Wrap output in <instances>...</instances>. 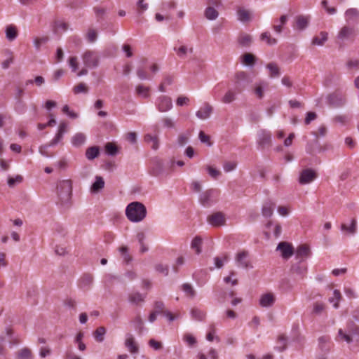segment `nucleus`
I'll use <instances>...</instances> for the list:
<instances>
[{"mask_svg": "<svg viewBox=\"0 0 359 359\" xmlns=\"http://www.w3.org/2000/svg\"><path fill=\"white\" fill-rule=\"evenodd\" d=\"M93 277L90 275H85L83 276L81 280H80V284H79V286L81 289L83 290H88L90 289L92 283H93Z\"/></svg>", "mask_w": 359, "mask_h": 359, "instance_id": "nucleus-34", "label": "nucleus"}, {"mask_svg": "<svg viewBox=\"0 0 359 359\" xmlns=\"http://www.w3.org/2000/svg\"><path fill=\"white\" fill-rule=\"evenodd\" d=\"M82 61L86 67L95 68L99 64V57L95 51L87 50L81 55Z\"/></svg>", "mask_w": 359, "mask_h": 359, "instance_id": "nucleus-5", "label": "nucleus"}, {"mask_svg": "<svg viewBox=\"0 0 359 359\" xmlns=\"http://www.w3.org/2000/svg\"><path fill=\"white\" fill-rule=\"evenodd\" d=\"M137 8L138 13L142 14L148 9L149 5L144 0H138L137 2Z\"/></svg>", "mask_w": 359, "mask_h": 359, "instance_id": "nucleus-57", "label": "nucleus"}, {"mask_svg": "<svg viewBox=\"0 0 359 359\" xmlns=\"http://www.w3.org/2000/svg\"><path fill=\"white\" fill-rule=\"evenodd\" d=\"M64 135L65 134L57 131L55 136L49 142V146H55L56 144H59L62 140Z\"/></svg>", "mask_w": 359, "mask_h": 359, "instance_id": "nucleus-63", "label": "nucleus"}, {"mask_svg": "<svg viewBox=\"0 0 359 359\" xmlns=\"http://www.w3.org/2000/svg\"><path fill=\"white\" fill-rule=\"evenodd\" d=\"M86 38L89 43H94L97 38V32L94 29H89L86 34Z\"/></svg>", "mask_w": 359, "mask_h": 359, "instance_id": "nucleus-50", "label": "nucleus"}, {"mask_svg": "<svg viewBox=\"0 0 359 359\" xmlns=\"http://www.w3.org/2000/svg\"><path fill=\"white\" fill-rule=\"evenodd\" d=\"M58 195L65 202L68 201L72 192V182L70 180L60 181L57 185Z\"/></svg>", "mask_w": 359, "mask_h": 359, "instance_id": "nucleus-4", "label": "nucleus"}, {"mask_svg": "<svg viewBox=\"0 0 359 359\" xmlns=\"http://www.w3.org/2000/svg\"><path fill=\"white\" fill-rule=\"evenodd\" d=\"M14 109L18 114H25L27 109L25 102L22 99H18L15 102Z\"/></svg>", "mask_w": 359, "mask_h": 359, "instance_id": "nucleus-39", "label": "nucleus"}, {"mask_svg": "<svg viewBox=\"0 0 359 359\" xmlns=\"http://www.w3.org/2000/svg\"><path fill=\"white\" fill-rule=\"evenodd\" d=\"M266 69L269 71L271 78L278 77L280 74L278 66L274 62L267 64Z\"/></svg>", "mask_w": 359, "mask_h": 359, "instance_id": "nucleus-35", "label": "nucleus"}, {"mask_svg": "<svg viewBox=\"0 0 359 359\" xmlns=\"http://www.w3.org/2000/svg\"><path fill=\"white\" fill-rule=\"evenodd\" d=\"M241 62L246 65H253L255 63V56L251 53H245L242 56Z\"/></svg>", "mask_w": 359, "mask_h": 359, "instance_id": "nucleus-48", "label": "nucleus"}, {"mask_svg": "<svg viewBox=\"0 0 359 359\" xmlns=\"http://www.w3.org/2000/svg\"><path fill=\"white\" fill-rule=\"evenodd\" d=\"M107 332L105 327H99L93 333V336L97 342L101 343L104 340V336Z\"/></svg>", "mask_w": 359, "mask_h": 359, "instance_id": "nucleus-30", "label": "nucleus"}, {"mask_svg": "<svg viewBox=\"0 0 359 359\" xmlns=\"http://www.w3.org/2000/svg\"><path fill=\"white\" fill-rule=\"evenodd\" d=\"M183 340L189 345L193 346L196 343V338L189 333H186L183 336Z\"/></svg>", "mask_w": 359, "mask_h": 359, "instance_id": "nucleus-62", "label": "nucleus"}, {"mask_svg": "<svg viewBox=\"0 0 359 359\" xmlns=\"http://www.w3.org/2000/svg\"><path fill=\"white\" fill-rule=\"evenodd\" d=\"M345 20L347 25L355 26L359 23V11L351 8L346 11L344 13Z\"/></svg>", "mask_w": 359, "mask_h": 359, "instance_id": "nucleus-8", "label": "nucleus"}, {"mask_svg": "<svg viewBox=\"0 0 359 359\" xmlns=\"http://www.w3.org/2000/svg\"><path fill=\"white\" fill-rule=\"evenodd\" d=\"M238 42L242 47H249L252 42V36L247 34H241L238 38Z\"/></svg>", "mask_w": 359, "mask_h": 359, "instance_id": "nucleus-31", "label": "nucleus"}, {"mask_svg": "<svg viewBox=\"0 0 359 359\" xmlns=\"http://www.w3.org/2000/svg\"><path fill=\"white\" fill-rule=\"evenodd\" d=\"M257 143L262 146L265 147L269 145L271 143V133L265 130H261L257 133Z\"/></svg>", "mask_w": 359, "mask_h": 359, "instance_id": "nucleus-17", "label": "nucleus"}, {"mask_svg": "<svg viewBox=\"0 0 359 359\" xmlns=\"http://www.w3.org/2000/svg\"><path fill=\"white\" fill-rule=\"evenodd\" d=\"M174 50L177 53V55L181 58H184L189 52H193L192 47L189 48L188 46L184 45L181 46L178 48H174Z\"/></svg>", "mask_w": 359, "mask_h": 359, "instance_id": "nucleus-38", "label": "nucleus"}, {"mask_svg": "<svg viewBox=\"0 0 359 359\" xmlns=\"http://www.w3.org/2000/svg\"><path fill=\"white\" fill-rule=\"evenodd\" d=\"M18 356L21 359H29L32 357V352L29 348H24L19 351Z\"/></svg>", "mask_w": 359, "mask_h": 359, "instance_id": "nucleus-60", "label": "nucleus"}, {"mask_svg": "<svg viewBox=\"0 0 359 359\" xmlns=\"http://www.w3.org/2000/svg\"><path fill=\"white\" fill-rule=\"evenodd\" d=\"M309 15H298L295 18L296 25L294 29L303 30L306 29L310 21Z\"/></svg>", "mask_w": 359, "mask_h": 359, "instance_id": "nucleus-19", "label": "nucleus"}, {"mask_svg": "<svg viewBox=\"0 0 359 359\" xmlns=\"http://www.w3.org/2000/svg\"><path fill=\"white\" fill-rule=\"evenodd\" d=\"M212 111V107L209 103L205 102L196 112V116L201 120H205L210 117Z\"/></svg>", "mask_w": 359, "mask_h": 359, "instance_id": "nucleus-12", "label": "nucleus"}, {"mask_svg": "<svg viewBox=\"0 0 359 359\" xmlns=\"http://www.w3.org/2000/svg\"><path fill=\"white\" fill-rule=\"evenodd\" d=\"M229 257L227 255H224L222 257H216L214 258L215 265L217 268L220 269L224 266L225 262H227Z\"/></svg>", "mask_w": 359, "mask_h": 359, "instance_id": "nucleus-55", "label": "nucleus"}, {"mask_svg": "<svg viewBox=\"0 0 359 359\" xmlns=\"http://www.w3.org/2000/svg\"><path fill=\"white\" fill-rule=\"evenodd\" d=\"M276 302V296L273 293L267 292L260 296L259 304L262 307L269 308L272 306Z\"/></svg>", "mask_w": 359, "mask_h": 359, "instance_id": "nucleus-13", "label": "nucleus"}, {"mask_svg": "<svg viewBox=\"0 0 359 359\" xmlns=\"http://www.w3.org/2000/svg\"><path fill=\"white\" fill-rule=\"evenodd\" d=\"M276 250L280 252L281 257L285 259H288L294 255V248L292 244L287 242H280L278 245Z\"/></svg>", "mask_w": 359, "mask_h": 359, "instance_id": "nucleus-9", "label": "nucleus"}, {"mask_svg": "<svg viewBox=\"0 0 359 359\" xmlns=\"http://www.w3.org/2000/svg\"><path fill=\"white\" fill-rule=\"evenodd\" d=\"M250 83L249 77L245 72H237L233 79V89L241 93Z\"/></svg>", "mask_w": 359, "mask_h": 359, "instance_id": "nucleus-2", "label": "nucleus"}, {"mask_svg": "<svg viewBox=\"0 0 359 359\" xmlns=\"http://www.w3.org/2000/svg\"><path fill=\"white\" fill-rule=\"evenodd\" d=\"M294 254L295 260L306 262V259L309 257L310 250L308 246L302 245L297 248Z\"/></svg>", "mask_w": 359, "mask_h": 359, "instance_id": "nucleus-15", "label": "nucleus"}, {"mask_svg": "<svg viewBox=\"0 0 359 359\" xmlns=\"http://www.w3.org/2000/svg\"><path fill=\"white\" fill-rule=\"evenodd\" d=\"M236 276V273L234 271H231L229 276L224 278V282L226 284H231V285L234 286L238 284V279L236 278H233Z\"/></svg>", "mask_w": 359, "mask_h": 359, "instance_id": "nucleus-54", "label": "nucleus"}, {"mask_svg": "<svg viewBox=\"0 0 359 359\" xmlns=\"http://www.w3.org/2000/svg\"><path fill=\"white\" fill-rule=\"evenodd\" d=\"M316 177V172L311 169L304 170L301 173L299 182L302 184L311 182Z\"/></svg>", "mask_w": 359, "mask_h": 359, "instance_id": "nucleus-14", "label": "nucleus"}, {"mask_svg": "<svg viewBox=\"0 0 359 359\" xmlns=\"http://www.w3.org/2000/svg\"><path fill=\"white\" fill-rule=\"evenodd\" d=\"M330 102L334 107L343 106L346 101L345 96L339 93H334L330 96Z\"/></svg>", "mask_w": 359, "mask_h": 359, "instance_id": "nucleus-18", "label": "nucleus"}, {"mask_svg": "<svg viewBox=\"0 0 359 359\" xmlns=\"http://www.w3.org/2000/svg\"><path fill=\"white\" fill-rule=\"evenodd\" d=\"M236 265L241 268H252L250 262L248 259V252L247 251L238 252L235 257Z\"/></svg>", "mask_w": 359, "mask_h": 359, "instance_id": "nucleus-10", "label": "nucleus"}, {"mask_svg": "<svg viewBox=\"0 0 359 359\" xmlns=\"http://www.w3.org/2000/svg\"><path fill=\"white\" fill-rule=\"evenodd\" d=\"M119 252L124 262L128 264L131 260L132 257L128 253V248L126 246H121L119 248Z\"/></svg>", "mask_w": 359, "mask_h": 359, "instance_id": "nucleus-42", "label": "nucleus"}, {"mask_svg": "<svg viewBox=\"0 0 359 359\" xmlns=\"http://www.w3.org/2000/svg\"><path fill=\"white\" fill-rule=\"evenodd\" d=\"M296 262L291 266V273L297 277V278L302 280L307 273V264L304 261Z\"/></svg>", "mask_w": 359, "mask_h": 359, "instance_id": "nucleus-7", "label": "nucleus"}, {"mask_svg": "<svg viewBox=\"0 0 359 359\" xmlns=\"http://www.w3.org/2000/svg\"><path fill=\"white\" fill-rule=\"evenodd\" d=\"M182 290L186 294V295L189 297H194L196 295L194 289L189 283H184L182 285Z\"/></svg>", "mask_w": 359, "mask_h": 359, "instance_id": "nucleus-45", "label": "nucleus"}, {"mask_svg": "<svg viewBox=\"0 0 359 359\" xmlns=\"http://www.w3.org/2000/svg\"><path fill=\"white\" fill-rule=\"evenodd\" d=\"M135 328L140 333L144 329V323L140 316H137L133 320Z\"/></svg>", "mask_w": 359, "mask_h": 359, "instance_id": "nucleus-51", "label": "nucleus"}, {"mask_svg": "<svg viewBox=\"0 0 359 359\" xmlns=\"http://www.w3.org/2000/svg\"><path fill=\"white\" fill-rule=\"evenodd\" d=\"M86 140L85 134L82 133H77L71 139L72 144L75 147L82 146Z\"/></svg>", "mask_w": 359, "mask_h": 359, "instance_id": "nucleus-25", "label": "nucleus"}, {"mask_svg": "<svg viewBox=\"0 0 359 359\" xmlns=\"http://www.w3.org/2000/svg\"><path fill=\"white\" fill-rule=\"evenodd\" d=\"M236 163L234 161H226L223 164V169L226 172H229L236 168Z\"/></svg>", "mask_w": 359, "mask_h": 359, "instance_id": "nucleus-58", "label": "nucleus"}, {"mask_svg": "<svg viewBox=\"0 0 359 359\" xmlns=\"http://www.w3.org/2000/svg\"><path fill=\"white\" fill-rule=\"evenodd\" d=\"M125 346L131 353L138 352V346L135 342V338L131 334H126Z\"/></svg>", "mask_w": 359, "mask_h": 359, "instance_id": "nucleus-20", "label": "nucleus"}, {"mask_svg": "<svg viewBox=\"0 0 359 359\" xmlns=\"http://www.w3.org/2000/svg\"><path fill=\"white\" fill-rule=\"evenodd\" d=\"M161 123L163 128L168 130H175L177 127V122L170 116H163Z\"/></svg>", "mask_w": 359, "mask_h": 359, "instance_id": "nucleus-24", "label": "nucleus"}, {"mask_svg": "<svg viewBox=\"0 0 359 359\" xmlns=\"http://www.w3.org/2000/svg\"><path fill=\"white\" fill-rule=\"evenodd\" d=\"M261 40L264 41L269 46L276 44L277 40L275 38H272L269 33L264 32L261 34Z\"/></svg>", "mask_w": 359, "mask_h": 359, "instance_id": "nucleus-47", "label": "nucleus"}, {"mask_svg": "<svg viewBox=\"0 0 359 359\" xmlns=\"http://www.w3.org/2000/svg\"><path fill=\"white\" fill-rule=\"evenodd\" d=\"M202 238L199 236H196L191 241V248L197 255H199L202 251Z\"/></svg>", "mask_w": 359, "mask_h": 359, "instance_id": "nucleus-32", "label": "nucleus"}, {"mask_svg": "<svg viewBox=\"0 0 359 359\" xmlns=\"http://www.w3.org/2000/svg\"><path fill=\"white\" fill-rule=\"evenodd\" d=\"M198 138L202 143L206 144L209 147L212 145V142H210V136L205 134L203 131H200L198 134Z\"/></svg>", "mask_w": 359, "mask_h": 359, "instance_id": "nucleus-59", "label": "nucleus"}, {"mask_svg": "<svg viewBox=\"0 0 359 359\" xmlns=\"http://www.w3.org/2000/svg\"><path fill=\"white\" fill-rule=\"evenodd\" d=\"M155 269L157 272L163 274V276H167L168 274V266L167 265H163L162 264H158L156 265Z\"/></svg>", "mask_w": 359, "mask_h": 359, "instance_id": "nucleus-64", "label": "nucleus"}, {"mask_svg": "<svg viewBox=\"0 0 359 359\" xmlns=\"http://www.w3.org/2000/svg\"><path fill=\"white\" fill-rule=\"evenodd\" d=\"M208 222L213 226H221L225 224L226 218L222 212H217L208 217Z\"/></svg>", "mask_w": 359, "mask_h": 359, "instance_id": "nucleus-11", "label": "nucleus"}, {"mask_svg": "<svg viewBox=\"0 0 359 359\" xmlns=\"http://www.w3.org/2000/svg\"><path fill=\"white\" fill-rule=\"evenodd\" d=\"M275 203L271 200H267L264 202L262 208V214L265 217H270L272 216Z\"/></svg>", "mask_w": 359, "mask_h": 359, "instance_id": "nucleus-21", "label": "nucleus"}, {"mask_svg": "<svg viewBox=\"0 0 359 359\" xmlns=\"http://www.w3.org/2000/svg\"><path fill=\"white\" fill-rule=\"evenodd\" d=\"M269 83L266 81H261L255 84V93L259 99L264 97V92L268 88Z\"/></svg>", "mask_w": 359, "mask_h": 359, "instance_id": "nucleus-26", "label": "nucleus"}, {"mask_svg": "<svg viewBox=\"0 0 359 359\" xmlns=\"http://www.w3.org/2000/svg\"><path fill=\"white\" fill-rule=\"evenodd\" d=\"M105 151L108 155L114 156L118 151V148L112 143H107L105 145Z\"/></svg>", "mask_w": 359, "mask_h": 359, "instance_id": "nucleus-56", "label": "nucleus"}, {"mask_svg": "<svg viewBox=\"0 0 359 359\" xmlns=\"http://www.w3.org/2000/svg\"><path fill=\"white\" fill-rule=\"evenodd\" d=\"M341 230L344 232H347L349 234L353 235L357 231V221L355 218H352L350 222V224H341Z\"/></svg>", "mask_w": 359, "mask_h": 359, "instance_id": "nucleus-23", "label": "nucleus"}, {"mask_svg": "<svg viewBox=\"0 0 359 359\" xmlns=\"http://www.w3.org/2000/svg\"><path fill=\"white\" fill-rule=\"evenodd\" d=\"M238 20L242 22H247L252 20V13L250 11L239 8L237 11Z\"/></svg>", "mask_w": 359, "mask_h": 359, "instance_id": "nucleus-22", "label": "nucleus"}, {"mask_svg": "<svg viewBox=\"0 0 359 359\" xmlns=\"http://www.w3.org/2000/svg\"><path fill=\"white\" fill-rule=\"evenodd\" d=\"M6 39L10 41H14L18 36V30L15 25H9L6 28Z\"/></svg>", "mask_w": 359, "mask_h": 359, "instance_id": "nucleus-28", "label": "nucleus"}, {"mask_svg": "<svg viewBox=\"0 0 359 359\" xmlns=\"http://www.w3.org/2000/svg\"><path fill=\"white\" fill-rule=\"evenodd\" d=\"M149 90V87L141 84L137 86L135 88L137 95L142 98H148L150 95Z\"/></svg>", "mask_w": 359, "mask_h": 359, "instance_id": "nucleus-33", "label": "nucleus"}, {"mask_svg": "<svg viewBox=\"0 0 359 359\" xmlns=\"http://www.w3.org/2000/svg\"><path fill=\"white\" fill-rule=\"evenodd\" d=\"M104 187V181L100 176L95 177V181L93 183L90 191L93 193H97Z\"/></svg>", "mask_w": 359, "mask_h": 359, "instance_id": "nucleus-27", "label": "nucleus"}, {"mask_svg": "<svg viewBox=\"0 0 359 359\" xmlns=\"http://www.w3.org/2000/svg\"><path fill=\"white\" fill-rule=\"evenodd\" d=\"M155 106L158 111L161 113L168 112L172 109V100L168 95H160L156 99Z\"/></svg>", "mask_w": 359, "mask_h": 359, "instance_id": "nucleus-6", "label": "nucleus"}, {"mask_svg": "<svg viewBox=\"0 0 359 359\" xmlns=\"http://www.w3.org/2000/svg\"><path fill=\"white\" fill-rule=\"evenodd\" d=\"M238 93H236L233 89H229L222 97V101L224 103L229 104L235 100L236 96Z\"/></svg>", "mask_w": 359, "mask_h": 359, "instance_id": "nucleus-37", "label": "nucleus"}, {"mask_svg": "<svg viewBox=\"0 0 359 359\" xmlns=\"http://www.w3.org/2000/svg\"><path fill=\"white\" fill-rule=\"evenodd\" d=\"M218 191L210 189L203 192L199 196V202L203 207H210L217 201Z\"/></svg>", "mask_w": 359, "mask_h": 359, "instance_id": "nucleus-3", "label": "nucleus"}, {"mask_svg": "<svg viewBox=\"0 0 359 359\" xmlns=\"http://www.w3.org/2000/svg\"><path fill=\"white\" fill-rule=\"evenodd\" d=\"M219 15L217 11L213 7H208L205 10V16L210 20H215Z\"/></svg>", "mask_w": 359, "mask_h": 359, "instance_id": "nucleus-40", "label": "nucleus"}, {"mask_svg": "<svg viewBox=\"0 0 359 359\" xmlns=\"http://www.w3.org/2000/svg\"><path fill=\"white\" fill-rule=\"evenodd\" d=\"M354 32L355 27L353 26L346 25L341 27L338 33L337 38L341 41H344L353 35Z\"/></svg>", "mask_w": 359, "mask_h": 359, "instance_id": "nucleus-16", "label": "nucleus"}, {"mask_svg": "<svg viewBox=\"0 0 359 359\" xmlns=\"http://www.w3.org/2000/svg\"><path fill=\"white\" fill-rule=\"evenodd\" d=\"M48 36L36 37L33 41L35 48L39 50L43 44L48 42Z\"/></svg>", "mask_w": 359, "mask_h": 359, "instance_id": "nucleus-49", "label": "nucleus"}, {"mask_svg": "<svg viewBox=\"0 0 359 359\" xmlns=\"http://www.w3.org/2000/svg\"><path fill=\"white\" fill-rule=\"evenodd\" d=\"M126 215L130 222H140L145 218L147 210L142 203L132 202L126 207Z\"/></svg>", "mask_w": 359, "mask_h": 359, "instance_id": "nucleus-1", "label": "nucleus"}, {"mask_svg": "<svg viewBox=\"0 0 359 359\" xmlns=\"http://www.w3.org/2000/svg\"><path fill=\"white\" fill-rule=\"evenodd\" d=\"M22 177L21 175H16L15 177H9L8 179V185L11 187H14L16 184L22 182Z\"/></svg>", "mask_w": 359, "mask_h": 359, "instance_id": "nucleus-61", "label": "nucleus"}, {"mask_svg": "<svg viewBox=\"0 0 359 359\" xmlns=\"http://www.w3.org/2000/svg\"><path fill=\"white\" fill-rule=\"evenodd\" d=\"M191 316L195 320H202L205 316V313L197 308H194L191 310Z\"/></svg>", "mask_w": 359, "mask_h": 359, "instance_id": "nucleus-44", "label": "nucleus"}, {"mask_svg": "<svg viewBox=\"0 0 359 359\" xmlns=\"http://www.w3.org/2000/svg\"><path fill=\"white\" fill-rule=\"evenodd\" d=\"M54 29L56 32H65L68 29V25L62 20H56L54 22Z\"/></svg>", "mask_w": 359, "mask_h": 359, "instance_id": "nucleus-52", "label": "nucleus"}, {"mask_svg": "<svg viewBox=\"0 0 359 359\" xmlns=\"http://www.w3.org/2000/svg\"><path fill=\"white\" fill-rule=\"evenodd\" d=\"M144 299V296L139 292H133L129 295V301L130 302L138 304L139 303L143 302Z\"/></svg>", "mask_w": 359, "mask_h": 359, "instance_id": "nucleus-41", "label": "nucleus"}, {"mask_svg": "<svg viewBox=\"0 0 359 359\" xmlns=\"http://www.w3.org/2000/svg\"><path fill=\"white\" fill-rule=\"evenodd\" d=\"M73 91L75 94L87 93L88 92V88L84 83H80L74 87Z\"/></svg>", "mask_w": 359, "mask_h": 359, "instance_id": "nucleus-53", "label": "nucleus"}, {"mask_svg": "<svg viewBox=\"0 0 359 359\" xmlns=\"http://www.w3.org/2000/svg\"><path fill=\"white\" fill-rule=\"evenodd\" d=\"M100 149L97 146L90 147L86 149V157L88 160H93L99 156Z\"/></svg>", "mask_w": 359, "mask_h": 359, "instance_id": "nucleus-36", "label": "nucleus"}, {"mask_svg": "<svg viewBox=\"0 0 359 359\" xmlns=\"http://www.w3.org/2000/svg\"><path fill=\"white\" fill-rule=\"evenodd\" d=\"M189 137L190 133L189 132L180 134L177 139V143L178 146L182 147L185 145L188 142Z\"/></svg>", "mask_w": 359, "mask_h": 359, "instance_id": "nucleus-46", "label": "nucleus"}, {"mask_svg": "<svg viewBox=\"0 0 359 359\" xmlns=\"http://www.w3.org/2000/svg\"><path fill=\"white\" fill-rule=\"evenodd\" d=\"M341 298V292L338 290H334L333 291V297L329 298V302L333 304V306L335 309L339 307V302Z\"/></svg>", "mask_w": 359, "mask_h": 359, "instance_id": "nucleus-43", "label": "nucleus"}, {"mask_svg": "<svg viewBox=\"0 0 359 359\" xmlns=\"http://www.w3.org/2000/svg\"><path fill=\"white\" fill-rule=\"evenodd\" d=\"M328 34L326 32H320L319 35L314 36L312 39V44L323 46L327 40Z\"/></svg>", "mask_w": 359, "mask_h": 359, "instance_id": "nucleus-29", "label": "nucleus"}]
</instances>
